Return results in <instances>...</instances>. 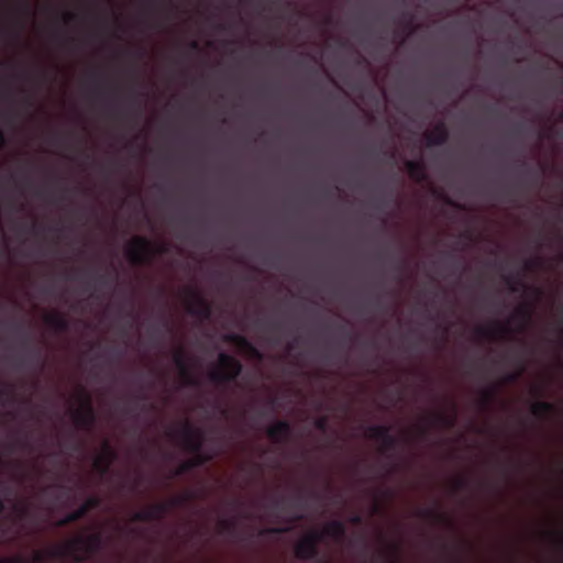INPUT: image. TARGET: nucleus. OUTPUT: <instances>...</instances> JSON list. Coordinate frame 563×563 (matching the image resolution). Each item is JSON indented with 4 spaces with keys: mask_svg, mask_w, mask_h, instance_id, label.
<instances>
[{
    "mask_svg": "<svg viewBox=\"0 0 563 563\" xmlns=\"http://www.w3.org/2000/svg\"><path fill=\"white\" fill-rule=\"evenodd\" d=\"M102 547V536L93 532L88 536H76L63 544L54 545L49 551L53 558H67L75 563H82L97 553Z\"/></svg>",
    "mask_w": 563,
    "mask_h": 563,
    "instance_id": "obj_1",
    "label": "nucleus"
},
{
    "mask_svg": "<svg viewBox=\"0 0 563 563\" xmlns=\"http://www.w3.org/2000/svg\"><path fill=\"white\" fill-rule=\"evenodd\" d=\"M183 446L186 451L194 454L191 459L181 462L174 471L173 476H181L195 467L202 466L211 461L212 456L201 452L202 449V432L195 429L190 423L185 422L180 430L177 431Z\"/></svg>",
    "mask_w": 563,
    "mask_h": 563,
    "instance_id": "obj_2",
    "label": "nucleus"
},
{
    "mask_svg": "<svg viewBox=\"0 0 563 563\" xmlns=\"http://www.w3.org/2000/svg\"><path fill=\"white\" fill-rule=\"evenodd\" d=\"M218 361L219 366H214L208 373L209 380L219 385H225L235 382L242 373V363L234 356L224 352L219 354Z\"/></svg>",
    "mask_w": 563,
    "mask_h": 563,
    "instance_id": "obj_3",
    "label": "nucleus"
},
{
    "mask_svg": "<svg viewBox=\"0 0 563 563\" xmlns=\"http://www.w3.org/2000/svg\"><path fill=\"white\" fill-rule=\"evenodd\" d=\"M165 252L164 246L154 249L152 242L144 236H134L125 249L126 257L132 265L148 264L155 254Z\"/></svg>",
    "mask_w": 563,
    "mask_h": 563,
    "instance_id": "obj_4",
    "label": "nucleus"
},
{
    "mask_svg": "<svg viewBox=\"0 0 563 563\" xmlns=\"http://www.w3.org/2000/svg\"><path fill=\"white\" fill-rule=\"evenodd\" d=\"M79 394L80 406L73 411V420L77 428L90 431L97 420L91 396L85 388H80Z\"/></svg>",
    "mask_w": 563,
    "mask_h": 563,
    "instance_id": "obj_5",
    "label": "nucleus"
},
{
    "mask_svg": "<svg viewBox=\"0 0 563 563\" xmlns=\"http://www.w3.org/2000/svg\"><path fill=\"white\" fill-rule=\"evenodd\" d=\"M187 295L189 301L187 303V312L190 316L208 320L212 314V307L197 290L188 289Z\"/></svg>",
    "mask_w": 563,
    "mask_h": 563,
    "instance_id": "obj_6",
    "label": "nucleus"
},
{
    "mask_svg": "<svg viewBox=\"0 0 563 563\" xmlns=\"http://www.w3.org/2000/svg\"><path fill=\"white\" fill-rule=\"evenodd\" d=\"M101 499L98 496L88 497L78 508L68 512L55 523L56 527H66L84 518L90 510L100 506Z\"/></svg>",
    "mask_w": 563,
    "mask_h": 563,
    "instance_id": "obj_7",
    "label": "nucleus"
},
{
    "mask_svg": "<svg viewBox=\"0 0 563 563\" xmlns=\"http://www.w3.org/2000/svg\"><path fill=\"white\" fill-rule=\"evenodd\" d=\"M366 437L379 441L384 451L395 450L398 445V439L390 434L389 426H369L366 428Z\"/></svg>",
    "mask_w": 563,
    "mask_h": 563,
    "instance_id": "obj_8",
    "label": "nucleus"
},
{
    "mask_svg": "<svg viewBox=\"0 0 563 563\" xmlns=\"http://www.w3.org/2000/svg\"><path fill=\"white\" fill-rule=\"evenodd\" d=\"M173 361L179 371V374L187 386H198L199 380L192 375L190 367L187 364L186 352L184 347L179 346L173 354Z\"/></svg>",
    "mask_w": 563,
    "mask_h": 563,
    "instance_id": "obj_9",
    "label": "nucleus"
},
{
    "mask_svg": "<svg viewBox=\"0 0 563 563\" xmlns=\"http://www.w3.org/2000/svg\"><path fill=\"white\" fill-rule=\"evenodd\" d=\"M189 498H190V495L185 494L183 496L174 497V498L169 499L168 501L156 503V504L148 506L147 509L151 514V519L152 520H162L165 517V515L170 510V508L183 505Z\"/></svg>",
    "mask_w": 563,
    "mask_h": 563,
    "instance_id": "obj_10",
    "label": "nucleus"
},
{
    "mask_svg": "<svg viewBox=\"0 0 563 563\" xmlns=\"http://www.w3.org/2000/svg\"><path fill=\"white\" fill-rule=\"evenodd\" d=\"M115 459L117 452L109 441H104L102 443L101 453L98 454L93 461V467L100 475H106Z\"/></svg>",
    "mask_w": 563,
    "mask_h": 563,
    "instance_id": "obj_11",
    "label": "nucleus"
},
{
    "mask_svg": "<svg viewBox=\"0 0 563 563\" xmlns=\"http://www.w3.org/2000/svg\"><path fill=\"white\" fill-rule=\"evenodd\" d=\"M291 431V424L287 420H277L267 428L266 434L274 443L283 444L289 441Z\"/></svg>",
    "mask_w": 563,
    "mask_h": 563,
    "instance_id": "obj_12",
    "label": "nucleus"
},
{
    "mask_svg": "<svg viewBox=\"0 0 563 563\" xmlns=\"http://www.w3.org/2000/svg\"><path fill=\"white\" fill-rule=\"evenodd\" d=\"M427 146H440L448 142L449 130L443 121L435 124L432 131L424 134Z\"/></svg>",
    "mask_w": 563,
    "mask_h": 563,
    "instance_id": "obj_13",
    "label": "nucleus"
},
{
    "mask_svg": "<svg viewBox=\"0 0 563 563\" xmlns=\"http://www.w3.org/2000/svg\"><path fill=\"white\" fill-rule=\"evenodd\" d=\"M510 332V329L500 322H493L492 327H477L475 328V334L479 339L496 340Z\"/></svg>",
    "mask_w": 563,
    "mask_h": 563,
    "instance_id": "obj_14",
    "label": "nucleus"
},
{
    "mask_svg": "<svg viewBox=\"0 0 563 563\" xmlns=\"http://www.w3.org/2000/svg\"><path fill=\"white\" fill-rule=\"evenodd\" d=\"M224 340L241 349L246 350L252 357L258 361L263 360V354L244 335L230 333L224 336Z\"/></svg>",
    "mask_w": 563,
    "mask_h": 563,
    "instance_id": "obj_15",
    "label": "nucleus"
},
{
    "mask_svg": "<svg viewBox=\"0 0 563 563\" xmlns=\"http://www.w3.org/2000/svg\"><path fill=\"white\" fill-rule=\"evenodd\" d=\"M294 553L299 560H314L319 555V549H316L310 540H305V538H302L295 544Z\"/></svg>",
    "mask_w": 563,
    "mask_h": 563,
    "instance_id": "obj_16",
    "label": "nucleus"
},
{
    "mask_svg": "<svg viewBox=\"0 0 563 563\" xmlns=\"http://www.w3.org/2000/svg\"><path fill=\"white\" fill-rule=\"evenodd\" d=\"M416 515H417V517L427 519L433 523L446 525L449 527H452V521L450 520V518L445 514H443L437 509L420 508L417 510Z\"/></svg>",
    "mask_w": 563,
    "mask_h": 563,
    "instance_id": "obj_17",
    "label": "nucleus"
},
{
    "mask_svg": "<svg viewBox=\"0 0 563 563\" xmlns=\"http://www.w3.org/2000/svg\"><path fill=\"white\" fill-rule=\"evenodd\" d=\"M405 168L413 181L421 183L427 179L426 165L422 161H407Z\"/></svg>",
    "mask_w": 563,
    "mask_h": 563,
    "instance_id": "obj_18",
    "label": "nucleus"
},
{
    "mask_svg": "<svg viewBox=\"0 0 563 563\" xmlns=\"http://www.w3.org/2000/svg\"><path fill=\"white\" fill-rule=\"evenodd\" d=\"M323 533L324 536L330 537L338 542H341L345 539L346 529L342 521L332 520L324 526Z\"/></svg>",
    "mask_w": 563,
    "mask_h": 563,
    "instance_id": "obj_19",
    "label": "nucleus"
},
{
    "mask_svg": "<svg viewBox=\"0 0 563 563\" xmlns=\"http://www.w3.org/2000/svg\"><path fill=\"white\" fill-rule=\"evenodd\" d=\"M44 322L58 332H66L69 330L68 319L58 312L48 313L44 317Z\"/></svg>",
    "mask_w": 563,
    "mask_h": 563,
    "instance_id": "obj_20",
    "label": "nucleus"
},
{
    "mask_svg": "<svg viewBox=\"0 0 563 563\" xmlns=\"http://www.w3.org/2000/svg\"><path fill=\"white\" fill-rule=\"evenodd\" d=\"M531 413L539 418H549L558 413L556 407L548 401H536L531 406Z\"/></svg>",
    "mask_w": 563,
    "mask_h": 563,
    "instance_id": "obj_21",
    "label": "nucleus"
},
{
    "mask_svg": "<svg viewBox=\"0 0 563 563\" xmlns=\"http://www.w3.org/2000/svg\"><path fill=\"white\" fill-rule=\"evenodd\" d=\"M455 408L453 407V413L452 415H448V413H444V412H433L431 416H430V420L432 422V424H435V426H439V427H443V428H452L454 427L455 424V421H456V417H455V412H454Z\"/></svg>",
    "mask_w": 563,
    "mask_h": 563,
    "instance_id": "obj_22",
    "label": "nucleus"
},
{
    "mask_svg": "<svg viewBox=\"0 0 563 563\" xmlns=\"http://www.w3.org/2000/svg\"><path fill=\"white\" fill-rule=\"evenodd\" d=\"M532 313L533 307L530 303H523L516 309L512 319L520 320V329L523 330L525 327L531 322Z\"/></svg>",
    "mask_w": 563,
    "mask_h": 563,
    "instance_id": "obj_23",
    "label": "nucleus"
},
{
    "mask_svg": "<svg viewBox=\"0 0 563 563\" xmlns=\"http://www.w3.org/2000/svg\"><path fill=\"white\" fill-rule=\"evenodd\" d=\"M496 394H497L496 386L483 388L481 390L479 401H478L481 408L485 409V410L489 409L490 406L493 405V402L495 401Z\"/></svg>",
    "mask_w": 563,
    "mask_h": 563,
    "instance_id": "obj_24",
    "label": "nucleus"
},
{
    "mask_svg": "<svg viewBox=\"0 0 563 563\" xmlns=\"http://www.w3.org/2000/svg\"><path fill=\"white\" fill-rule=\"evenodd\" d=\"M504 280L511 292H519L522 289L528 288L521 279L517 278L512 274L504 276Z\"/></svg>",
    "mask_w": 563,
    "mask_h": 563,
    "instance_id": "obj_25",
    "label": "nucleus"
},
{
    "mask_svg": "<svg viewBox=\"0 0 563 563\" xmlns=\"http://www.w3.org/2000/svg\"><path fill=\"white\" fill-rule=\"evenodd\" d=\"M219 528L221 533L232 534L235 531L236 525L232 520L223 519L220 520Z\"/></svg>",
    "mask_w": 563,
    "mask_h": 563,
    "instance_id": "obj_26",
    "label": "nucleus"
},
{
    "mask_svg": "<svg viewBox=\"0 0 563 563\" xmlns=\"http://www.w3.org/2000/svg\"><path fill=\"white\" fill-rule=\"evenodd\" d=\"M323 536V531H311L307 533L303 538L305 540H310V542L313 543V547H316V549H319V543L322 541Z\"/></svg>",
    "mask_w": 563,
    "mask_h": 563,
    "instance_id": "obj_27",
    "label": "nucleus"
},
{
    "mask_svg": "<svg viewBox=\"0 0 563 563\" xmlns=\"http://www.w3.org/2000/svg\"><path fill=\"white\" fill-rule=\"evenodd\" d=\"M54 547L47 549L46 551H35L33 554H32V561L34 563H43L46 559H54L53 556L49 555V551L53 549Z\"/></svg>",
    "mask_w": 563,
    "mask_h": 563,
    "instance_id": "obj_28",
    "label": "nucleus"
},
{
    "mask_svg": "<svg viewBox=\"0 0 563 563\" xmlns=\"http://www.w3.org/2000/svg\"><path fill=\"white\" fill-rule=\"evenodd\" d=\"M132 521H137V522L152 521L151 514H150L148 509L145 508V509L135 511L132 516Z\"/></svg>",
    "mask_w": 563,
    "mask_h": 563,
    "instance_id": "obj_29",
    "label": "nucleus"
},
{
    "mask_svg": "<svg viewBox=\"0 0 563 563\" xmlns=\"http://www.w3.org/2000/svg\"><path fill=\"white\" fill-rule=\"evenodd\" d=\"M398 548L396 545H388L387 549L383 552L385 556V563H397L394 560V556L397 555Z\"/></svg>",
    "mask_w": 563,
    "mask_h": 563,
    "instance_id": "obj_30",
    "label": "nucleus"
},
{
    "mask_svg": "<svg viewBox=\"0 0 563 563\" xmlns=\"http://www.w3.org/2000/svg\"><path fill=\"white\" fill-rule=\"evenodd\" d=\"M313 426L317 430L325 432L329 426V419L327 416H321L313 421Z\"/></svg>",
    "mask_w": 563,
    "mask_h": 563,
    "instance_id": "obj_31",
    "label": "nucleus"
},
{
    "mask_svg": "<svg viewBox=\"0 0 563 563\" xmlns=\"http://www.w3.org/2000/svg\"><path fill=\"white\" fill-rule=\"evenodd\" d=\"M525 366L522 363H520V368L516 373H509L505 376L504 382L505 383H515L519 378L520 374L523 372Z\"/></svg>",
    "mask_w": 563,
    "mask_h": 563,
    "instance_id": "obj_32",
    "label": "nucleus"
},
{
    "mask_svg": "<svg viewBox=\"0 0 563 563\" xmlns=\"http://www.w3.org/2000/svg\"><path fill=\"white\" fill-rule=\"evenodd\" d=\"M289 531V528H267L260 531V536L277 534Z\"/></svg>",
    "mask_w": 563,
    "mask_h": 563,
    "instance_id": "obj_33",
    "label": "nucleus"
},
{
    "mask_svg": "<svg viewBox=\"0 0 563 563\" xmlns=\"http://www.w3.org/2000/svg\"><path fill=\"white\" fill-rule=\"evenodd\" d=\"M542 264H543V261L540 257H536V258H532V260H529L526 262V268L527 269L539 268L542 266Z\"/></svg>",
    "mask_w": 563,
    "mask_h": 563,
    "instance_id": "obj_34",
    "label": "nucleus"
},
{
    "mask_svg": "<svg viewBox=\"0 0 563 563\" xmlns=\"http://www.w3.org/2000/svg\"><path fill=\"white\" fill-rule=\"evenodd\" d=\"M453 487L455 490H463L467 487V479L464 477H457L453 482Z\"/></svg>",
    "mask_w": 563,
    "mask_h": 563,
    "instance_id": "obj_35",
    "label": "nucleus"
},
{
    "mask_svg": "<svg viewBox=\"0 0 563 563\" xmlns=\"http://www.w3.org/2000/svg\"><path fill=\"white\" fill-rule=\"evenodd\" d=\"M556 333H558V339L555 340V345L559 350H562L563 349V328L562 325H558L556 327Z\"/></svg>",
    "mask_w": 563,
    "mask_h": 563,
    "instance_id": "obj_36",
    "label": "nucleus"
},
{
    "mask_svg": "<svg viewBox=\"0 0 563 563\" xmlns=\"http://www.w3.org/2000/svg\"><path fill=\"white\" fill-rule=\"evenodd\" d=\"M16 330L21 333L22 336V346L25 349L30 347V336L29 334L22 330L20 325L16 327Z\"/></svg>",
    "mask_w": 563,
    "mask_h": 563,
    "instance_id": "obj_37",
    "label": "nucleus"
},
{
    "mask_svg": "<svg viewBox=\"0 0 563 563\" xmlns=\"http://www.w3.org/2000/svg\"><path fill=\"white\" fill-rule=\"evenodd\" d=\"M266 330L271 333H278L282 330V323L274 321L268 324H266Z\"/></svg>",
    "mask_w": 563,
    "mask_h": 563,
    "instance_id": "obj_38",
    "label": "nucleus"
},
{
    "mask_svg": "<svg viewBox=\"0 0 563 563\" xmlns=\"http://www.w3.org/2000/svg\"><path fill=\"white\" fill-rule=\"evenodd\" d=\"M144 400H145V396L143 394H139L135 397L134 404L125 408V412H131L132 410L136 409L139 407V402L144 401Z\"/></svg>",
    "mask_w": 563,
    "mask_h": 563,
    "instance_id": "obj_39",
    "label": "nucleus"
},
{
    "mask_svg": "<svg viewBox=\"0 0 563 563\" xmlns=\"http://www.w3.org/2000/svg\"><path fill=\"white\" fill-rule=\"evenodd\" d=\"M113 279H110L108 277V275H99L98 276V282L101 284V285H104V286H108L110 285V283L112 282Z\"/></svg>",
    "mask_w": 563,
    "mask_h": 563,
    "instance_id": "obj_40",
    "label": "nucleus"
},
{
    "mask_svg": "<svg viewBox=\"0 0 563 563\" xmlns=\"http://www.w3.org/2000/svg\"><path fill=\"white\" fill-rule=\"evenodd\" d=\"M349 521L353 525H361L362 523V517L357 514H354L350 517Z\"/></svg>",
    "mask_w": 563,
    "mask_h": 563,
    "instance_id": "obj_41",
    "label": "nucleus"
},
{
    "mask_svg": "<svg viewBox=\"0 0 563 563\" xmlns=\"http://www.w3.org/2000/svg\"><path fill=\"white\" fill-rule=\"evenodd\" d=\"M19 558H0V563H19Z\"/></svg>",
    "mask_w": 563,
    "mask_h": 563,
    "instance_id": "obj_42",
    "label": "nucleus"
},
{
    "mask_svg": "<svg viewBox=\"0 0 563 563\" xmlns=\"http://www.w3.org/2000/svg\"><path fill=\"white\" fill-rule=\"evenodd\" d=\"M75 19H76V15H75V14H73V13H66V14L64 15V22H65V23H69L70 21H73V20H75Z\"/></svg>",
    "mask_w": 563,
    "mask_h": 563,
    "instance_id": "obj_43",
    "label": "nucleus"
},
{
    "mask_svg": "<svg viewBox=\"0 0 563 563\" xmlns=\"http://www.w3.org/2000/svg\"><path fill=\"white\" fill-rule=\"evenodd\" d=\"M283 504H284V498H275V499L273 500V506H274L275 508H279V507H282V505H283Z\"/></svg>",
    "mask_w": 563,
    "mask_h": 563,
    "instance_id": "obj_44",
    "label": "nucleus"
},
{
    "mask_svg": "<svg viewBox=\"0 0 563 563\" xmlns=\"http://www.w3.org/2000/svg\"><path fill=\"white\" fill-rule=\"evenodd\" d=\"M297 341H298V339L296 338L294 341H291V342H289V343L287 344V350H288L289 352H290V351H292V350L295 349V345H296Z\"/></svg>",
    "mask_w": 563,
    "mask_h": 563,
    "instance_id": "obj_45",
    "label": "nucleus"
},
{
    "mask_svg": "<svg viewBox=\"0 0 563 563\" xmlns=\"http://www.w3.org/2000/svg\"><path fill=\"white\" fill-rule=\"evenodd\" d=\"M445 202H446L448 205H450V206H453V207H455V208L462 209V206L454 203V202H453V200H452V199H450V198H446V199H445Z\"/></svg>",
    "mask_w": 563,
    "mask_h": 563,
    "instance_id": "obj_46",
    "label": "nucleus"
},
{
    "mask_svg": "<svg viewBox=\"0 0 563 563\" xmlns=\"http://www.w3.org/2000/svg\"><path fill=\"white\" fill-rule=\"evenodd\" d=\"M30 356H31V358H36L38 361L40 360V351H31Z\"/></svg>",
    "mask_w": 563,
    "mask_h": 563,
    "instance_id": "obj_47",
    "label": "nucleus"
},
{
    "mask_svg": "<svg viewBox=\"0 0 563 563\" xmlns=\"http://www.w3.org/2000/svg\"><path fill=\"white\" fill-rule=\"evenodd\" d=\"M189 46H190L191 49H198L199 48V45H198L197 41H191Z\"/></svg>",
    "mask_w": 563,
    "mask_h": 563,
    "instance_id": "obj_48",
    "label": "nucleus"
},
{
    "mask_svg": "<svg viewBox=\"0 0 563 563\" xmlns=\"http://www.w3.org/2000/svg\"><path fill=\"white\" fill-rule=\"evenodd\" d=\"M532 291L534 292V295L539 298L541 297L542 295V290L540 288H533Z\"/></svg>",
    "mask_w": 563,
    "mask_h": 563,
    "instance_id": "obj_49",
    "label": "nucleus"
},
{
    "mask_svg": "<svg viewBox=\"0 0 563 563\" xmlns=\"http://www.w3.org/2000/svg\"><path fill=\"white\" fill-rule=\"evenodd\" d=\"M24 102L26 103L27 107H31L32 106V101H31V98L30 97H26L24 99Z\"/></svg>",
    "mask_w": 563,
    "mask_h": 563,
    "instance_id": "obj_50",
    "label": "nucleus"
},
{
    "mask_svg": "<svg viewBox=\"0 0 563 563\" xmlns=\"http://www.w3.org/2000/svg\"><path fill=\"white\" fill-rule=\"evenodd\" d=\"M463 236L468 241H472V234L470 232H466Z\"/></svg>",
    "mask_w": 563,
    "mask_h": 563,
    "instance_id": "obj_51",
    "label": "nucleus"
},
{
    "mask_svg": "<svg viewBox=\"0 0 563 563\" xmlns=\"http://www.w3.org/2000/svg\"><path fill=\"white\" fill-rule=\"evenodd\" d=\"M4 510V504L2 499L0 498V514Z\"/></svg>",
    "mask_w": 563,
    "mask_h": 563,
    "instance_id": "obj_52",
    "label": "nucleus"
},
{
    "mask_svg": "<svg viewBox=\"0 0 563 563\" xmlns=\"http://www.w3.org/2000/svg\"><path fill=\"white\" fill-rule=\"evenodd\" d=\"M331 22H332L331 16H327L325 20H324V23L325 24H330Z\"/></svg>",
    "mask_w": 563,
    "mask_h": 563,
    "instance_id": "obj_53",
    "label": "nucleus"
},
{
    "mask_svg": "<svg viewBox=\"0 0 563 563\" xmlns=\"http://www.w3.org/2000/svg\"><path fill=\"white\" fill-rule=\"evenodd\" d=\"M4 142V135L3 133L0 131V144H3Z\"/></svg>",
    "mask_w": 563,
    "mask_h": 563,
    "instance_id": "obj_54",
    "label": "nucleus"
},
{
    "mask_svg": "<svg viewBox=\"0 0 563 563\" xmlns=\"http://www.w3.org/2000/svg\"><path fill=\"white\" fill-rule=\"evenodd\" d=\"M19 444L22 445V446H26L27 445V441L24 440V441H19Z\"/></svg>",
    "mask_w": 563,
    "mask_h": 563,
    "instance_id": "obj_55",
    "label": "nucleus"
},
{
    "mask_svg": "<svg viewBox=\"0 0 563 563\" xmlns=\"http://www.w3.org/2000/svg\"><path fill=\"white\" fill-rule=\"evenodd\" d=\"M36 196H38V197H43V196H44V192H43L42 190H38V191H36Z\"/></svg>",
    "mask_w": 563,
    "mask_h": 563,
    "instance_id": "obj_56",
    "label": "nucleus"
},
{
    "mask_svg": "<svg viewBox=\"0 0 563 563\" xmlns=\"http://www.w3.org/2000/svg\"><path fill=\"white\" fill-rule=\"evenodd\" d=\"M74 42H75V38H73V37L66 40V43H74Z\"/></svg>",
    "mask_w": 563,
    "mask_h": 563,
    "instance_id": "obj_57",
    "label": "nucleus"
},
{
    "mask_svg": "<svg viewBox=\"0 0 563 563\" xmlns=\"http://www.w3.org/2000/svg\"><path fill=\"white\" fill-rule=\"evenodd\" d=\"M53 141H54V143H56V144H57V143L60 141V139H59V137H54V140H53Z\"/></svg>",
    "mask_w": 563,
    "mask_h": 563,
    "instance_id": "obj_58",
    "label": "nucleus"
},
{
    "mask_svg": "<svg viewBox=\"0 0 563 563\" xmlns=\"http://www.w3.org/2000/svg\"><path fill=\"white\" fill-rule=\"evenodd\" d=\"M420 432H421V434H426L427 430H426L424 428H422V429L420 430Z\"/></svg>",
    "mask_w": 563,
    "mask_h": 563,
    "instance_id": "obj_59",
    "label": "nucleus"
},
{
    "mask_svg": "<svg viewBox=\"0 0 563 563\" xmlns=\"http://www.w3.org/2000/svg\"><path fill=\"white\" fill-rule=\"evenodd\" d=\"M411 22H412V19H411V18H409V19H408V25H410V24H411Z\"/></svg>",
    "mask_w": 563,
    "mask_h": 563,
    "instance_id": "obj_60",
    "label": "nucleus"
},
{
    "mask_svg": "<svg viewBox=\"0 0 563 563\" xmlns=\"http://www.w3.org/2000/svg\"><path fill=\"white\" fill-rule=\"evenodd\" d=\"M2 233V230L0 229V234Z\"/></svg>",
    "mask_w": 563,
    "mask_h": 563,
    "instance_id": "obj_61",
    "label": "nucleus"
}]
</instances>
